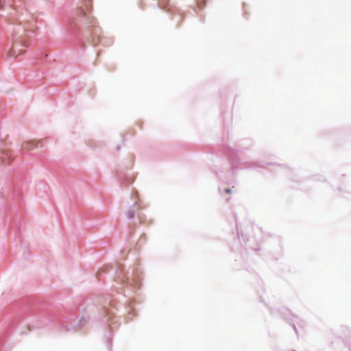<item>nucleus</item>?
<instances>
[{"label": "nucleus", "instance_id": "f257e3e1", "mask_svg": "<svg viewBox=\"0 0 351 351\" xmlns=\"http://www.w3.org/2000/svg\"><path fill=\"white\" fill-rule=\"evenodd\" d=\"M36 27L33 21H19L12 28V48L8 52V56L12 57L23 54L25 50L21 47H27L29 45V37L27 36V32H34Z\"/></svg>", "mask_w": 351, "mask_h": 351}, {"label": "nucleus", "instance_id": "f03ea898", "mask_svg": "<svg viewBox=\"0 0 351 351\" xmlns=\"http://www.w3.org/2000/svg\"><path fill=\"white\" fill-rule=\"evenodd\" d=\"M80 17L78 21L83 25H86V32L84 35L88 42H90L93 45L95 46L99 43L103 44L99 27L96 25V21L93 16L90 15L89 12L82 9L79 10Z\"/></svg>", "mask_w": 351, "mask_h": 351}, {"label": "nucleus", "instance_id": "7ed1b4c3", "mask_svg": "<svg viewBox=\"0 0 351 351\" xmlns=\"http://www.w3.org/2000/svg\"><path fill=\"white\" fill-rule=\"evenodd\" d=\"M134 202L132 206H130L127 210L125 215L128 219H132L134 217H137L138 223L140 224L145 223L146 222V217L142 213V209L143 206H142V202L139 200L138 197L133 194L132 195Z\"/></svg>", "mask_w": 351, "mask_h": 351}, {"label": "nucleus", "instance_id": "20e7f679", "mask_svg": "<svg viewBox=\"0 0 351 351\" xmlns=\"http://www.w3.org/2000/svg\"><path fill=\"white\" fill-rule=\"evenodd\" d=\"M114 280L118 283L123 284L127 286H132V281H130L129 278L125 276L124 268L122 265L117 266Z\"/></svg>", "mask_w": 351, "mask_h": 351}, {"label": "nucleus", "instance_id": "39448f33", "mask_svg": "<svg viewBox=\"0 0 351 351\" xmlns=\"http://www.w3.org/2000/svg\"><path fill=\"white\" fill-rule=\"evenodd\" d=\"M0 162L3 164H10L12 162V154L8 149H0Z\"/></svg>", "mask_w": 351, "mask_h": 351}, {"label": "nucleus", "instance_id": "423d86ee", "mask_svg": "<svg viewBox=\"0 0 351 351\" xmlns=\"http://www.w3.org/2000/svg\"><path fill=\"white\" fill-rule=\"evenodd\" d=\"M40 143V141H38V142L27 141V142L23 143L22 148L23 149L31 150V149H34V147H37Z\"/></svg>", "mask_w": 351, "mask_h": 351}, {"label": "nucleus", "instance_id": "0eeeda50", "mask_svg": "<svg viewBox=\"0 0 351 351\" xmlns=\"http://www.w3.org/2000/svg\"><path fill=\"white\" fill-rule=\"evenodd\" d=\"M169 0H159L158 5L162 9H165L169 4Z\"/></svg>", "mask_w": 351, "mask_h": 351}, {"label": "nucleus", "instance_id": "6e6552de", "mask_svg": "<svg viewBox=\"0 0 351 351\" xmlns=\"http://www.w3.org/2000/svg\"><path fill=\"white\" fill-rule=\"evenodd\" d=\"M86 322V319L85 318H82V319L80 320V323H79V326H78V327H81V326H83Z\"/></svg>", "mask_w": 351, "mask_h": 351}, {"label": "nucleus", "instance_id": "1a4fd4ad", "mask_svg": "<svg viewBox=\"0 0 351 351\" xmlns=\"http://www.w3.org/2000/svg\"><path fill=\"white\" fill-rule=\"evenodd\" d=\"M225 192L227 193H231V189H226Z\"/></svg>", "mask_w": 351, "mask_h": 351}, {"label": "nucleus", "instance_id": "9d476101", "mask_svg": "<svg viewBox=\"0 0 351 351\" xmlns=\"http://www.w3.org/2000/svg\"><path fill=\"white\" fill-rule=\"evenodd\" d=\"M101 271L97 272V276L99 277L101 275Z\"/></svg>", "mask_w": 351, "mask_h": 351}, {"label": "nucleus", "instance_id": "9b49d317", "mask_svg": "<svg viewBox=\"0 0 351 351\" xmlns=\"http://www.w3.org/2000/svg\"><path fill=\"white\" fill-rule=\"evenodd\" d=\"M130 313H130V312H129V313L128 314V318H129V319H132L131 317H130Z\"/></svg>", "mask_w": 351, "mask_h": 351}, {"label": "nucleus", "instance_id": "f8f14e48", "mask_svg": "<svg viewBox=\"0 0 351 351\" xmlns=\"http://www.w3.org/2000/svg\"><path fill=\"white\" fill-rule=\"evenodd\" d=\"M82 45L84 46V47H85V46H84V41H82Z\"/></svg>", "mask_w": 351, "mask_h": 351}]
</instances>
